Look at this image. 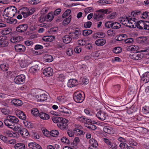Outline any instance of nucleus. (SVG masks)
I'll use <instances>...</instances> for the list:
<instances>
[{
  "label": "nucleus",
  "mask_w": 149,
  "mask_h": 149,
  "mask_svg": "<svg viewBox=\"0 0 149 149\" xmlns=\"http://www.w3.org/2000/svg\"><path fill=\"white\" fill-rule=\"evenodd\" d=\"M17 9L15 7L12 6L9 7L5 9L4 11V14L10 18L13 17L17 12Z\"/></svg>",
  "instance_id": "1"
},
{
  "label": "nucleus",
  "mask_w": 149,
  "mask_h": 149,
  "mask_svg": "<svg viewBox=\"0 0 149 149\" xmlns=\"http://www.w3.org/2000/svg\"><path fill=\"white\" fill-rule=\"evenodd\" d=\"M68 121V120L63 118L60 123L57 124V126L59 128L62 130L67 129L68 128L67 123Z\"/></svg>",
  "instance_id": "2"
},
{
  "label": "nucleus",
  "mask_w": 149,
  "mask_h": 149,
  "mask_svg": "<svg viewBox=\"0 0 149 149\" xmlns=\"http://www.w3.org/2000/svg\"><path fill=\"white\" fill-rule=\"evenodd\" d=\"M54 18L53 13L52 12L49 13L47 16L44 17L42 15L40 17L39 21L40 22H43L45 20L51 21Z\"/></svg>",
  "instance_id": "3"
},
{
  "label": "nucleus",
  "mask_w": 149,
  "mask_h": 149,
  "mask_svg": "<svg viewBox=\"0 0 149 149\" xmlns=\"http://www.w3.org/2000/svg\"><path fill=\"white\" fill-rule=\"evenodd\" d=\"M146 22H144L143 21H139L137 23L136 22L134 23L135 24V25H132L130 26V27H132V28H135L136 26L137 28L140 29L142 30L144 29V27L145 26V24H146Z\"/></svg>",
  "instance_id": "4"
},
{
  "label": "nucleus",
  "mask_w": 149,
  "mask_h": 149,
  "mask_svg": "<svg viewBox=\"0 0 149 149\" xmlns=\"http://www.w3.org/2000/svg\"><path fill=\"white\" fill-rule=\"evenodd\" d=\"M25 76L24 74H21L17 76L14 79L16 84H23L25 80Z\"/></svg>",
  "instance_id": "5"
},
{
  "label": "nucleus",
  "mask_w": 149,
  "mask_h": 149,
  "mask_svg": "<svg viewBox=\"0 0 149 149\" xmlns=\"http://www.w3.org/2000/svg\"><path fill=\"white\" fill-rule=\"evenodd\" d=\"M73 98L74 101L77 103L81 102L84 100L82 97L81 94L77 92L74 93Z\"/></svg>",
  "instance_id": "6"
},
{
  "label": "nucleus",
  "mask_w": 149,
  "mask_h": 149,
  "mask_svg": "<svg viewBox=\"0 0 149 149\" xmlns=\"http://www.w3.org/2000/svg\"><path fill=\"white\" fill-rule=\"evenodd\" d=\"M27 28V24H24L18 25L16 27V29L17 32L22 33L26 31Z\"/></svg>",
  "instance_id": "7"
},
{
  "label": "nucleus",
  "mask_w": 149,
  "mask_h": 149,
  "mask_svg": "<svg viewBox=\"0 0 149 149\" xmlns=\"http://www.w3.org/2000/svg\"><path fill=\"white\" fill-rule=\"evenodd\" d=\"M7 38V37L5 36H0V47H4L8 45V43Z\"/></svg>",
  "instance_id": "8"
},
{
  "label": "nucleus",
  "mask_w": 149,
  "mask_h": 149,
  "mask_svg": "<svg viewBox=\"0 0 149 149\" xmlns=\"http://www.w3.org/2000/svg\"><path fill=\"white\" fill-rule=\"evenodd\" d=\"M103 141L109 147L113 149H116L117 146L115 143L111 142L109 140L106 138H104Z\"/></svg>",
  "instance_id": "9"
},
{
  "label": "nucleus",
  "mask_w": 149,
  "mask_h": 149,
  "mask_svg": "<svg viewBox=\"0 0 149 149\" xmlns=\"http://www.w3.org/2000/svg\"><path fill=\"white\" fill-rule=\"evenodd\" d=\"M14 48L17 52H24L26 50V47L23 45L17 44L15 45Z\"/></svg>",
  "instance_id": "10"
},
{
  "label": "nucleus",
  "mask_w": 149,
  "mask_h": 149,
  "mask_svg": "<svg viewBox=\"0 0 149 149\" xmlns=\"http://www.w3.org/2000/svg\"><path fill=\"white\" fill-rule=\"evenodd\" d=\"M143 76L141 77V82L142 83L146 84L149 82V72L144 73Z\"/></svg>",
  "instance_id": "11"
},
{
  "label": "nucleus",
  "mask_w": 149,
  "mask_h": 149,
  "mask_svg": "<svg viewBox=\"0 0 149 149\" xmlns=\"http://www.w3.org/2000/svg\"><path fill=\"white\" fill-rule=\"evenodd\" d=\"M53 70L50 67L45 69L43 71V73L45 76L50 77L53 75Z\"/></svg>",
  "instance_id": "12"
},
{
  "label": "nucleus",
  "mask_w": 149,
  "mask_h": 149,
  "mask_svg": "<svg viewBox=\"0 0 149 149\" xmlns=\"http://www.w3.org/2000/svg\"><path fill=\"white\" fill-rule=\"evenodd\" d=\"M137 52H131L130 55V57L133 60H137L141 58V56L140 54H137Z\"/></svg>",
  "instance_id": "13"
},
{
  "label": "nucleus",
  "mask_w": 149,
  "mask_h": 149,
  "mask_svg": "<svg viewBox=\"0 0 149 149\" xmlns=\"http://www.w3.org/2000/svg\"><path fill=\"white\" fill-rule=\"evenodd\" d=\"M18 131L23 137L25 138L27 137L29 135L28 131L25 128L21 129V128H19Z\"/></svg>",
  "instance_id": "14"
},
{
  "label": "nucleus",
  "mask_w": 149,
  "mask_h": 149,
  "mask_svg": "<svg viewBox=\"0 0 149 149\" xmlns=\"http://www.w3.org/2000/svg\"><path fill=\"white\" fill-rule=\"evenodd\" d=\"M106 114L103 112H102L101 110L98 111L96 114V116L98 118L101 120H104L106 119Z\"/></svg>",
  "instance_id": "15"
},
{
  "label": "nucleus",
  "mask_w": 149,
  "mask_h": 149,
  "mask_svg": "<svg viewBox=\"0 0 149 149\" xmlns=\"http://www.w3.org/2000/svg\"><path fill=\"white\" fill-rule=\"evenodd\" d=\"M106 43V40L104 39H99L95 41V44L97 46H102L104 45Z\"/></svg>",
  "instance_id": "16"
},
{
  "label": "nucleus",
  "mask_w": 149,
  "mask_h": 149,
  "mask_svg": "<svg viewBox=\"0 0 149 149\" xmlns=\"http://www.w3.org/2000/svg\"><path fill=\"white\" fill-rule=\"evenodd\" d=\"M129 17H124L122 18L120 22L125 26H128L130 27V26L132 25L127 26V23H129Z\"/></svg>",
  "instance_id": "17"
},
{
  "label": "nucleus",
  "mask_w": 149,
  "mask_h": 149,
  "mask_svg": "<svg viewBox=\"0 0 149 149\" xmlns=\"http://www.w3.org/2000/svg\"><path fill=\"white\" fill-rule=\"evenodd\" d=\"M47 95L45 94L44 95H38L36 96V97L38 101L40 102L44 101L47 99Z\"/></svg>",
  "instance_id": "18"
},
{
  "label": "nucleus",
  "mask_w": 149,
  "mask_h": 149,
  "mask_svg": "<svg viewBox=\"0 0 149 149\" xmlns=\"http://www.w3.org/2000/svg\"><path fill=\"white\" fill-rule=\"evenodd\" d=\"M147 38L146 37H140L136 39V42L140 44H143L145 43L146 42Z\"/></svg>",
  "instance_id": "19"
},
{
  "label": "nucleus",
  "mask_w": 149,
  "mask_h": 149,
  "mask_svg": "<svg viewBox=\"0 0 149 149\" xmlns=\"http://www.w3.org/2000/svg\"><path fill=\"white\" fill-rule=\"evenodd\" d=\"M62 39L63 42L66 44L70 43L72 41L71 38L69 34H68V35H65L64 36L63 38Z\"/></svg>",
  "instance_id": "20"
},
{
  "label": "nucleus",
  "mask_w": 149,
  "mask_h": 149,
  "mask_svg": "<svg viewBox=\"0 0 149 149\" xmlns=\"http://www.w3.org/2000/svg\"><path fill=\"white\" fill-rule=\"evenodd\" d=\"M104 14H102L100 13L94 14L93 16V18L96 20L99 21L103 19Z\"/></svg>",
  "instance_id": "21"
},
{
  "label": "nucleus",
  "mask_w": 149,
  "mask_h": 149,
  "mask_svg": "<svg viewBox=\"0 0 149 149\" xmlns=\"http://www.w3.org/2000/svg\"><path fill=\"white\" fill-rule=\"evenodd\" d=\"M38 116L44 120H48L50 118L48 114L42 112L39 113Z\"/></svg>",
  "instance_id": "22"
},
{
  "label": "nucleus",
  "mask_w": 149,
  "mask_h": 149,
  "mask_svg": "<svg viewBox=\"0 0 149 149\" xmlns=\"http://www.w3.org/2000/svg\"><path fill=\"white\" fill-rule=\"evenodd\" d=\"M11 103L16 107L20 106L22 104V101L19 100L13 99Z\"/></svg>",
  "instance_id": "23"
},
{
  "label": "nucleus",
  "mask_w": 149,
  "mask_h": 149,
  "mask_svg": "<svg viewBox=\"0 0 149 149\" xmlns=\"http://www.w3.org/2000/svg\"><path fill=\"white\" fill-rule=\"evenodd\" d=\"M22 39V38L21 36L14 37L10 39L11 42L14 43H16L19 42Z\"/></svg>",
  "instance_id": "24"
},
{
  "label": "nucleus",
  "mask_w": 149,
  "mask_h": 149,
  "mask_svg": "<svg viewBox=\"0 0 149 149\" xmlns=\"http://www.w3.org/2000/svg\"><path fill=\"white\" fill-rule=\"evenodd\" d=\"M40 68L38 65H36L34 66L31 67L30 69V71L31 72L33 73H36L39 70Z\"/></svg>",
  "instance_id": "25"
},
{
  "label": "nucleus",
  "mask_w": 149,
  "mask_h": 149,
  "mask_svg": "<svg viewBox=\"0 0 149 149\" xmlns=\"http://www.w3.org/2000/svg\"><path fill=\"white\" fill-rule=\"evenodd\" d=\"M7 118L9 120L12 121L15 124L17 123L19 121L18 119L16 117L12 116H8L7 117Z\"/></svg>",
  "instance_id": "26"
},
{
  "label": "nucleus",
  "mask_w": 149,
  "mask_h": 149,
  "mask_svg": "<svg viewBox=\"0 0 149 149\" xmlns=\"http://www.w3.org/2000/svg\"><path fill=\"white\" fill-rule=\"evenodd\" d=\"M111 128L109 126H105L103 129V131L105 133L109 134L113 133V131Z\"/></svg>",
  "instance_id": "27"
},
{
  "label": "nucleus",
  "mask_w": 149,
  "mask_h": 149,
  "mask_svg": "<svg viewBox=\"0 0 149 149\" xmlns=\"http://www.w3.org/2000/svg\"><path fill=\"white\" fill-rule=\"evenodd\" d=\"M70 36L71 37V40L77 39L79 37V34H75L72 32H71L69 33Z\"/></svg>",
  "instance_id": "28"
},
{
  "label": "nucleus",
  "mask_w": 149,
  "mask_h": 149,
  "mask_svg": "<svg viewBox=\"0 0 149 149\" xmlns=\"http://www.w3.org/2000/svg\"><path fill=\"white\" fill-rule=\"evenodd\" d=\"M63 119V118L58 116H54L52 118L53 122L55 123H60Z\"/></svg>",
  "instance_id": "29"
},
{
  "label": "nucleus",
  "mask_w": 149,
  "mask_h": 149,
  "mask_svg": "<svg viewBox=\"0 0 149 149\" xmlns=\"http://www.w3.org/2000/svg\"><path fill=\"white\" fill-rule=\"evenodd\" d=\"M92 33V31L90 29H86L83 31L82 35L84 36H87L91 34Z\"/></svg>",
  "instance_id": "30"
},
{
  "label": "nucleus",
  "mask_w": 149,
  "mask_h": 149,
  "mask_svg": "<svg viewBox=\"0 0 149 149\" xmlns=\"http://www.w3.org/2000/svg\"><path fill=\"white\" fill-rule=\"evenodd\" d=\"M44 58L46 61L48 62H51L53 60L52 56L50 55H46L44 57Z\"/></svg>",
  "instance_id": "31"
},
{
  "label": "nucleus",
  "mask_w": 149,
  "mask_h": 149,
  "mask_svg": "<svg viewBox=\"0 0 149 149\" xmlns=\"http://www.w3.org/2000/svg\"><path fill=\"white\" fill-rule=\"evenodd\" d=\"M25 146L24 144L18 143L16 144L15 146V148L16 149H24Z\"/></svg>",
  "instance_id": "32"
},
{
  "label": "nucleus",
  "mask_w": 149,
  "mask_h": 149,
  "mask_svg": "<svg viewBox=\"0 0 149 149\" xmlns=\"http://www.w3.org/2000/svg\"><path fill=\"white\" fill-rule=\"evenodd\" d=\"M121 26V25L119 23L116 22H113L112 28L114 29H118L120 28Z\"/></svg>",
  "instance_id": "33"
},
{
  "label": "nucleus",
  "mask_w": 149,
  "mask_h": 149,
  "mask_svg": "<svg viewBox=\"0 0 149 149\" xmlns=\"http://www.w3.org/2000/svg\"><path fill=\"white\" fill-rule=\"evenodd\" d=\"M58 110L62 113L69 114V112L68 111V109L64 107H60L58 109Z\"/></svg>",
  "instance_id": "34"
},
{
  "label": "nucleus",
  "mask_w": 149,
  "mask_h": 149,
  "mask_svg": "<svg viewBox=\"0 0 149 149\" xmlns=\"http://www.w3.org/2000/svg\"><path fill=\"white\" fill-rule=\"evenodd\" d=\"M18 116L19 118L22 120H25L26 118V115L22 111L19 112Z\"/></svg>",
  "instance_id": "35"
},
{
  "label": "nucleus",
  "mask_w": 149,
  "mask_h": 149,
  "mask_svg": "<svg viewBox=\"0 0 149 149\" xmlns=\"http://www.w3.org/2000/svg\"><path fill=\"white\" fill-rule=\"evenodd\" d=\"M71 18V15H70L67 18L63 20V25H65L66 24H68L70 22Z\"/></svg>",
  "instance_id": "36"
},
{
  "label": "nucleus",
  "mask_w": 149,
  "mask_h": 149,
  "mask_svg": "<svg viewBox=\"0 0 149 149\" xmlns=\"http://www.w3.org/2000/svg\"><path fill=\"white\" fill-rule=\"evenodd\" d=\"M112 51L114 53L118 54L121 52L122 49L120 47H116L113 49Z\"/></svg>",
  "instance_id": "37"
},
{
  "label": "nucleus",
  "mask_w": 149,
  "mask_h": 149,
  "mask_svg": "<svg viewBox=\"0 0 149 149\" xmlns=\"http://www.w3.org/2000/svg\"><path fill=\"white\" fill-rule=\"evenodd\" d=\"M119 146L121 149H128L130 147V146H128L125 143H120Z\"/></svg>",
  "instance_id": "38"
},
{
  "label": "nucleus",
  "mask_w": 149,
  "mask_h": 149,
  "mask_svg": "<svg viewBox=\"0 0 149 149\" xmlns=\"http://www.w3.org/2000/svg\"><path fill=\"white\" fill-rule=\"evenodd\" d=\"M0 67L1 69L3 71H6L8 70V65L6 64H1L0 66Z\"/></svg>",
  "instance_id": "39"
},
{
  "label": "nucleus",
  "mask_w": 149,
  "mask_h": 149,
  "mask_svg": "<svg viewBox=\"0 0 149 149\" xmlns=\"http://www.w3.org/2000/svg\"><path fill=\"white\" fill-rule=\"evenodd\" d=\"M90 143L92 144L91 145L95 146H98V143L97 141L95 139L92 138L90 140Z\"/></svg>",
  "instance_id": "40"
},
{
  "label": "nucleus",
  "mask_w": 149,
  "mask_h": 149,
  "mask_svg": "<svg viewBox=\"0 0 149 149\" xmlns=\"http://www.w3.org/2000/svg\"><path fill=\"white\" fill-rule=\"evenodd\" d=\"M28 65V62L26 60H22L20 63V65L21 67H25Z\"/></svg>",
  "instance_id": "41"
},
{
  "label": "nucleus",
  "mask_w": 149,
  "mask_h": 149,
  "mask_svg": "<svg viewBox=\"0 0 149 149\" xmlns=\"http://www.w3.org/2000/svg\"><path fill=\"white\" fill-rule=\"evenodd\" d=\"M71 12V11L70 9L67 10L62 15V17L63 18H65L70 14Z\"/></svg>",
  "instance_id": "42"
},
{
  "label": "nucleus",
  "mask_w": 149,
  "mask_h": 149,
  "mask_svg": "<svg viewBox=\"0 0 149 149\" xmlns=\"http://www.w3.org/2000/svg\"><path fill=\"white\" fill-rule=\"evenodd\" d=\"M12 31V29L10 28H6L2 31V33L4 35L9 34Z\"/></svg>",
  "instance_id": "43"
},
{
  "label": "nucleus",
  "mask_w": 149,
  "mask_h": 149,
  "mask_svg": "<svg viewBox=\"0 0 149 149\" xmlns=\"http://www.w3.org/2000/svg\"><path fill=\"white\" fill-rule=\"evenodd\" d=\"M31 112L33 115L35 116H37L39 113V111L37 108L33 109L31 111Z\"/></svg>",
  "instance_id": "44"
},
{
  "label": "nucleus",
  "mask_w": 149,
  "mask_h": 149,
  "mask_svg": "<svg viewBox=\"0 0 149 149\" xmlns=\"http://www.w3.org/2000/svg\"><path fill=\"white\" fill-rule=\"evenodd\" d=\"M59 134V132L57 130H52L50 132V135L53 137H55V135H57Z\"/></svg>",
  "instance_id": "45"
},
{
  "label": "nucleus",
  "mask_w": 149,
  "mask_h": 149,
  "mask_svg": "<svg viewBox=\"0 0 149 149\" xmlns=\"http://www.w3.org/2000/svg\"><path fill=\"white\" fill-rule=\"evenodd\" d=\"M13 72L11 71L8 72H5L4 73V76L6 78L9 77H12V75L11 74Z\"/></svg>",
  "instance_id": "46"
},
{
  "label": "nucleus",
  "mask_w": 149,
  "mask_h": 149,
  "mask_svg": "<svg viewBox=\"0 0 149 149\" xmlns=\"http://www.w3.org/2000/svg\"><path fill=\"white\" fill-rule=\"evenodd\" d=\"M98 12H100L101 13H102V14H109L110 13V12L109 11L108 13H107L108 12V10L107 9H100L98 11Z\"/></svg>",
  "instance_id": "47"
},
{
  "label": "nucleus",
  "mask_w": 149,
  "mask_h": 149,
  "mask_svg": "<svg viewBox=\"0 0 149 149\" xmlns=\"http://www.w3.org/2000/svg\"><path fill=\"white\" fill-rule=\"evenodd\" d=\"M92 24V23L91 22L88 21L84 23V26L86 28H89L91 26Z\"/></svg>",
  "instance_id": "48"
},
{
  "label": "nucleus",
  "mask_w": 149,
  "mask_h": 149,
  "mask_svg": "<svg viewBox=\"0 0 149 149\" xmlns=\"http://www.w3.org/2000/svg\"><path fill=\"white\" fill-rule=\"evenodd\" d=\"M107 33L108 36H114L115 34L114 31L111 30H108Z\"/></svg>",
  "instance_id": "49"
},
{
  "label": "nucleus",
  "mask_w": 149,
  "mask_h": 149,
  "mask_svg": "<svg viewBox=\"0 0 149 149\" xmlns=\"http://www.w3.org/2000/svg\"><path fill=\"white\" fill-rule=\"evenodd\" d=\"M15 124L13 123L12 121L9 120V123L8 124V127L11 129L15 128Z\"/></svg>",
  "instance_id": "50"
},
{
  "label": "nucleus",
  "mask_w": 149,
  "mask_h": 149,
  "mask_svg": "<svg viewBox=\"0 0 149 149\" xmlns=\"http://www.w3.org/2000/svg\"><path fill=\"white\" fill-rule=\"evenodd\" d=\"M61 141L66 144H68L70 143L69 140L65 137H63L61 139Z\"/></svg>",
  "instance_id": "51"
},
{
  "label": "nucleus",
  "mask_w": 149,
  "mask_h": 149,
  "mask_svg": "<svg viewBox=\"0 0 149 149\" xmlns=\"http://www.w3.org/2000/svg\"><path fill=\"white\" fill-rule=\"evenodd\" d=\"M128 141L130 146H136L137 144L136 142L131 139H129Z\"/></svg>",
  "instance_id": "52"
},
{
  "label": "nucleus",
  "mask_w": 149,
  "mask_h": 149,
  "mask_svg": "<svg viewBox=\"0 0 149 149\" xmlns=\"http://www.w3.org/2000/svg\"><path fill=\"white\" fill-rule=\"evenodd\" d=\"M42 132L44 135L47 137H48L49 134H50V132L46 129L43 128L42 130Z\"/></svg>",
  "instance_id": "53"
},
{
  "label": "nucleus",
  "mask_w": 149,
  "mask_h": 149,
  "mask_svg": "<svg viewBox=\"0 0 149 149\" xmlns=\"http://www.w3.org/2000/svg\"><path fill=\"white\" fill-rule=\"evenodd\" d=\"M58 80L61 81L63 82L65 80V76L63 74H61L59 75L58 78Z\"/></svg>",
  "instance_id": "54"
},
{
  "label": "nucleus",
  "mask_w": 149,
  "mask_h": 149,
  "mask_svg": "<svg viewBox=\"0 0 149 149\" xmlns=\"http://www.w3.org/2000/svg\"><path fill=\"white\" fill-rule=\"evenodd\" d=\"M116 14V12L112 13L111 14L108 15L107 18L109 19H111L115 18Z\"/></svg>",
  "instance_id": "55"
},
{
  "label": "nucleus",
  "mask_w": 149,
  "mask_h": 149,
  "mask_svg": "<svg viewBox=\"0 0 149 149\" xmlns=\"http://www.w3.org/2000/svg\"><path fill=\"white\" fill-rule=\"evenodd\" d=\"M113 22L111 21H108L106 22L105 24V26L106 27L110 28V27L112 28V25Z\"/></svg>",
  "instance_id": "56"
},
{
  "label": "nucleus",
  "mask_w": 149,
  "mask_h": 149,
  "mask_svg": "<svg viewBox=\"0 0 149 149\" xmlns=\"http://www.w3.org/2000/svg\"><path fill=\"white\" fill-rule=\"evenodd\" d=\"M134 41L133 39L132 38H129L127 39L124 41L126 43L128 44H130V43Z\"/></svg>",
  "instance_id": "57"
},
{
  "label": "nucleus",
  "mask_w": 149,
  "mask_h": 149,
  "mask_svg": "<svg viewBox=\"0 0 149 149\" xmlns=\"http://www.w3.org/2000/svg\"><path fill=\"white\" fill-rule=\"evenodd\" d=\"M140 13H141V12L140 11L138 12H137L136 11H133L131 13V15L133 17H135L136 15H139Z\"/></svg>",
  "instance_id": "58"
},
{
  "label": "nucleus",
  "mask_w": 149,
  "mask_h": 149,
  "mask_svg": "<svg viewBox=\"0 0 149 149\" xmlns=\"http://www.w3.org/2000/svg\"><path fill=\"white\" fill-rule=\"evenodd\" d=\"M131 48L130 49V50L131 51H135L136 50L137 51L139 49V47L137 46H136L134 45H132L131 46Z\"/></svg>",
  "instance_id": "59"
},
{
  "label": "nucleus",
  "mask_w": 149,
  "mask_h": 149,
  "mask_svg": "<svg viewBox=\"0 0 149 149\" xmlns=\"http://www.w3.org/2000/svg\"><path fill=\"white\" fill-rule=\"evenodd\" d=\"M36 143H29L28 146L30 148L33 149H35V146H36Z\"/></svg>",
  "instance_id": "60"
},
{
  "label": "nucleus",
  "mask_w": 149,
  "mask_h": 149,
  "mask_svg": "<svg viewBox=\"0 0 149 149\" xmlns=\"http://www.w3.org/2000/svg\"><path fill=\"white\" fill-rule=\"evenodd\" d=\"M43 48V47L41 45H35L34 47V49L35 50H38L39 49H41Z\"/></svg>",
  "instance_id": "61"
},
{
  "label": "nucleus",
  "mask_w": 149,
  "mask_h": 149,
  "mask_svg": "<svg viewBox=\"0 0 149 149\" xmlns=\"http://www.w3.org/2000/svg\"><path fill=\"white\" fill-rule=\"evenodd\" d=\"M67 133L68 136L70 137L73 136L74 135V133L72 130H68L67 132Z\"/></svg>",
  "instance_id": "62"
},
{
  "label": "nucleus",
  "mask_w": 149,
  "mask_h": 149,
  "mask_svg": "<svg viewBox=\"0 0 149 149\" xmlns=\"http://www.w3.org/2000/svg\"><path fill=\"white\" fill-rule=\"evenodd\" d=\"M84 111L85 113L88 115L91 116H92V113L91 112L90 110L89 109H85L84 110Z\"/></svg>",
  "instance_id": "63"
},
{
  "label": "nucleus",
  "mask_w": 149,
  "mask_h": 149,
  "mask_svg": "<svg viewBox=\"0 0 149 149\" xmlns=\"http://www.w3.org/2000/svg\"><path fill=\"white\" fill-rule=\"evenodd\" d=\"M143 111L146 115L149 113V109L147 108H143L142 109Z\"/></svg>",
  "instance_id": "64"
}]
</instances>
